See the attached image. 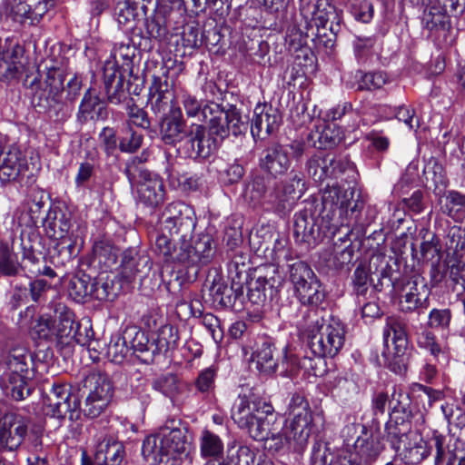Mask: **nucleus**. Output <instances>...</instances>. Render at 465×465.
I'll use <instances>...</instances> for the list:
<instances>
[{
    "label": "nucleus",
    "instance_id": "nucleus-1",
    "mask_svg": "<svg viewBox=\"0 0 465 465\" xmlns=\"http://www.w3.org/2000/svg\"><path fill=\"white\" fill-rule=\"evenodd\" d=\"M353 195L352 188L343 190L337 185H328L321 200L314 196L305 199L302 209L294 214L293 236L296 242L314 246L328 233L334 234L339 226H351L363 231L373 218L369 216L371 210H367L365 218L362 217L365 201L360 194L356 199Z\"/></svg>",
    "mask_w": 465,
    "mask_h": 465
},
{
    "label": "nucleus",
    "instance_id": "nucleus-2",
    "mask_svg": "<svg viewBox=\"0 0 465 465\" xmlns=\"http://www.w3.org/2000/svg\"><path fill=\"white\" fill-rule=\"evenodd\" d=\"M296 307L284 305L278 315L294 321L299 335L314 356L334 357L345 341L342 322L323 309L303 307L302 317L296 315Z\"/></svg>",
    "mask_w": 465,
    "mask_h": 465
},
{
    "label": "nucleus",
    "instance_id": "nucleus-3",
    "mask_svg": "<svg viewBox=\"0 0 465 465\" xmlns=\"http://www.w3.org/2000/svg\"><path fill=\"white\" fill-rule=\"evenodd\" d=\"M232 419L254 440L261 441L277 430L282 422L270 401L255 393L240 395L232 408Z\"/></svg>",
    "mask_w": 465,
    "mask_h": 465
},
{
    "label": "nucleus",
    "instance_id": "nucleus-4",
    "mask_svg": "<svg viewBox=\"0 0 465 465\" xmlns=\"http://www.w3.org/2000/svg\"><path fill=\"white\" fill-rule=\"evenodd\" d=\"M33 356L23 346H15L4 353L0 359V388L6 396L15 401H23L31 394L27 381L32 379L30 367Z\"/></svg>",
    "mask_w": 465,
    "mask_h": 465
},
{
    "label": "nucleus",
    "instance_id": "nucleus-5",
    "mask_svg": "<svg viewBox=\"0 0 465 465\" xmlns=\"http://www.w3.org/2000/svg\"><path fill=\"white\" fill-rule=\"evenodd\" d=\"M165 231L157 233L152 249L166 262H177L186 266H203L209 263L213 256V240L210 235L199 236L193 242H172Z\"/></svg>",
    "mask_w": 465,
    "mask_h": 465
},
{
    "label": "nucleus",
    "instance_id": "nucleus-6",
    "mask_svg": "<svg viewBox=\"0 0 465 465\" xmlns=\"http://www.w3.org/2000/svg\"><path fill=\"white\" fill-rule=\"evenodd\" d=\"M186 432L182 424H174V420H172L170 424L162 427L158 433L150 435L143 440V456L154 464L164 462L165 458L175 459L187 450L189 442Z\"/></svg>",
    "mask_w": 465,
    "mask_h": 465
},
{
    "label": "nucleus",
    "instance_id": "nucleus-7",
    "mask_svg": "<svg viewBox=\"0 0 465 465\" xmlns=\"http://www.w3.org/2000/svg\"><path fill=\"white\" fill-rule=\"evenodd\" d=\"M289 274L300 304L287 300L278 311L284 305L292 304L297 306L296 315L302 317L303 307L320 309L319 306L325 300V292L310 265L302 261L294 262L289 265Z\"/></svg>",
    "mask_w": 465,
    "mask_h": 465
},
{
    "label": "nucleus",
    "instance_id": "nucleus-8",
    "mask_svg": "<svg viewBox=\"0 0 465 465\" xmlns=\"http://www.w3.org/2000/svg\"><path fill=\"white\" fill-rule=\"evenodd\" d=\"M64 73L58 67L46 68L45 78L34 94V104L41 112L47 113L54 121H64L71 108L64 101Z\"/></svg>",
    "mask_w": 465,
    "mask_h": 465
},
{
    "label": "nucleus",
    "instance_id": "nucleus-9",
    "mask_svg": "<svg viewBox=\"0 0 465 465\" xmlns=\"http://www.w3.org/2000/svg\"><path fill=\"white\" fill-rule=\"evenodd\" d=\"M179 339L178 329L166 324L160 328L157 337L152 340L144 331H135L130 344L134 354L141 362L152 364L157 356L176 349Z\"/></svg>",
    "mask_w": 465,
    "mask_h": 465
},
{
    "label": "nucleus",
    "instance_id": "nucleus-10",
    "mask_svg": "<svg viewBox=\"0 0 465 465\" xmlns=\"http://www.w3.org/2000/svg\"><path fill=\"white\" fill-rule=\"evenodd\" d=\"M405 323L394 317L387 319L383 337L387 351L382 352L383 364L396 374H403L409 362L408 338Z\"/></svg>",
    "mask_w": 465,
    "mask_h": 465
},
{
    "label": "nucleus",
    "instance_id": "nucleus-11",
    "mask_svg": "<svg viewBox=\"0 0 465 465\" xmlns=\"http://www.w3.org/2000/svg\"><path fill=\"white\" fill-rule=\"evenodd\" d=\"M31 419L18 413L5 414L0 426V450H16L25 438L32 440L35 448L42 445L41 429L31 426Z\"/></svg>",
    "mask_w": 465,
    "mask_h": 465
},
{
    "label": "nucleus",
    "instance_id": "nucleus-12",
    "mask_svg": "<svg viewBox=\"0 0 465 465\" xmlns=\"http://www.w3.org/2000/svg\"><path fill=\"white\" fill-rule=\"evenodd\" d=\"M193 214V210L183 203H169L162 213L161 231L176 236L178 242H190L196 225Z\"/></svg>",
    "mask_w": 465,
    "mask_h": 465
},
{
    "label": "nucleus",
    "instance_id": "nucleus-13",
    "mask_svg": "<svg viewBox=\"0 0 465 465\" xmlns=\"http://www.w3.org/2000/svg\"><path fill=\"white\" fill-rule=\"evenodd\" d=\"M48 413L57 419H64L66 416L72 421L78 420L81 417V401L79 395L71 392V387L67 384L54 383L44 399Z\"/></svg>",
    "mask_w": 465,
    "mask_h": 465
},
{
    "label": "nucleus",
    "instance_id": "nucleus-14",
    "mask_svg": "<svg viewBox=\"0 0 465 465\" xmlns=\"http://www.w3.org/2000/svg\"><path fill=\"white\" fill-rule=\"evenodd\" d=\"M188 131L189 134L186 140L179 147L184 156L194 160L206 159L217 151L219 144L207 133L204 125L192 124Z\"/></svg>",
    "mask_w": 465,
    "mask_h": 465
},
{
    "label": "nucleus",
    "instance_id": "nucleus-15",
    "mask_svg": "<svg viewBox=\"0 0 465 465\" xmlns=\"http://www.w3.org/2000/svg\"><path fill=\"white\" fill-rule=\"evenodd\" d=\"M403 294L401 297V310L404 312H412L419 309H427L430 306V289L424 277L413 274L402 287Z\"/></svg>",
    "mask_w": 465,
    "mask_h": 465
},
{
    "label": "nucleus",
    "instance_id": "nucleus-16",
    "mask_svg": "<svg viewBox=\"0 0 465 465\" xmlns=\"http://www.w3.org/2000/svg\"><path fill=\"white\" fill-rule=\"evenodd\" d=\"M159 129L160 137L163 143L176 146L186 140L190 125L183 118L181 108L176 107L171 109L169 114L161 116Z\"/></svg>",
    "mask_w": 465,
    "mask_h": 465
},
{
    "label": "nucleus",
    "instance_id": "nucleus-17",
    "mask_svg": "<svg viewBox=\"0 0 465 465\" xmlns=\"http://www.w3.org/2000/svg\"><path fill=\"white\" fill-rule=\"evenodd\" d=\"M300 185L303 187L304 184L296 176L287 183H275L267 196V203L276 213L286 214L292 211L295 200L300 197L301 190L297 192Z\"/></svg>",
    "mask_w": 465,
    "mask_h": 465
},
{
    "label": "nucleus",
    "instance_id": "nucleus-18",
    "mask_svg": "<svg viewBox=\"0 0 465 465\" xmlns=\"http://www.w3.org/2000/svg\"><path fill=\"white\" fill-rule=\"evenodd\" d=\"M358 427L361 428V434L353 444V451L363 463L372 465L384 451L385 445L382 443L378 431L368 429L363 424H359Z\"/></svg>",
    "mask_w": 465,
    "mask_h": 465
},
{
    "label": "nucleus",
    "instance_id": "nucleus-19",
    "mask_svg": "<svg viewBox=\"0 0 465 465\" xmlns=\"http://www.w3.org/2000/svg\"><path fill=\"white\" fill-rule=\"evenodd\" d=\"M259 166L273 177L286 173L291 166L287 149L279 143H269L260 154Z\"/></svg>",
    "mask_w": 465,
    "mask_h": 465
},
{
    "label": "nucleus",
    "instance_id": "nucleus-20",
    "mask_svg": "<svg viewBox=\"0 0 465 465\" xmlns=\"http://www.w3.org/2000/svg\"><path fill=\"white\" fill-rule=\"evenodd\" d=\"M282 122V115L272 105H259L254 109L251 122V133L254 138L265 139L276 132Z\"/></svg>",
    "mask_w": 465,
    "mask_h": 465
},
{
    "label": "nucleus",
    "instance_id": "nucleus-21",
    "mask_svg": "<svg viewBox=\"0 0 465 465\" xmlns=\"http://www.w3.org/2000/svg\"><path fill=\"white\" fill-rule=\"evenodd\" d=\"M49 197L42 190L33 188L27 195L20 223L26 227H36L39 222L44 223V215L52 209L48 203Z\"/></svg>",
    "mask_w": 465,
    "mask_h": 465
},
{
    "label": "nucleus",
    "instance_id": "nucleus-22",
    "mask_svg": "<svg viewBox=\"0 0 465 465\" xmlns=\"http://www.w3.org/2000/svg\"><path fill=\"white\" fill-rule=\"evenodd\" d=\"M131 185L136 187L137 200L147 207L156 208L164 201L163 183L153 173L138 178Z\"/></svg>",
    "mask_w": 465,
    "mask_h": 465
},
{
    "label": "nucleus",
    "instance_id": "nucleus-23",
    "mask_svg": "<svg viewBox=\"0 0 465 465\" xmlns=\"http://www.w3.org/2000/svg\"><path fill=\"white\" fill-rule=\"evenodd\" d=\"M28 169L27 160L23 153L12 148L4 151L0 156V181L2 183L18 182Z\"/></svg>",
    "mask_w": 465,
    "mask_h": 465
},
{
    "label": "nucleus",
    "instance_id": "nucleus-24",
    "mask_svg": "<svg viewBox=\"0 0 465 465\" xmlns=\"http://www.w3.org/2000/svg\"><path fill=\"white\" fill-rule=\"evenodd\" d=\"M312 28V22L302 13H293L286 19L285 42L290 51L303 50L307 38L310 36V30Z\"/></svg>",
    "mask_w": 465,
    "mask_h": 465
},
{
    "label": "nucleus",
    "instance_id": "nucleus-25",
    "mask_svg": "<svg viewBox=\"0 0 465 465\" xmlns=\"http://www.w3.org/2000/svg\"><path fill=\"white\" fill-rule=\"evenodd\" d=\"M94 437L97 442L95 462L98 465H120L124 455L123 443L103 431Z\"/></svg>",
    "mask_w": 465,
    "mask_h": 465
},
{
    "label": "nucleus",
    "instance_id": "nucleus-26",
    "mask_svg": "<svg viewBox=\"0 0 465 465\" xmlns=\"http://www.w3.org/2000/svg\"><path fill=\"white\" fill-rule=\"evenodd\" d=\"M173 94L172 85L169 84L168 76H153L149 88L148 104L155 114H166L165 112L173 102Z\"/></svg>",
    "mask_w": 465,
    "mask_h": 465
},
{
    "label": "nucleus",
    "instance_id": "nucleus-27",
    "mask_svg": "<svg viewBox=\"0 0 465 465\" xmlns=\"http://www.w3.org/2000/svg\"><path fill=\"white\" fill-rule=\"evenodd\" d=\"M150 268L149 257L139 254L135 249L129 248L122 253L120 276L126 282L142 278Z\"/></svg>",
    "mask_w": 465,
    "mask_h": 465
},
{
    "label": "nucleus",
    "instance_id": "nucleus-28",
    "mask_svg": "<svg viewBox=\"0 0 465 465\" xmlns=\"http://www.w3.org/2000/svg\"><path fill=\"white\" fill-rule=\"evenodd\" d=\"M203 119L208 124L207 133L220 143L229 136L228 116L216 103L203 105Z\"/></svg>",
    "mask_w": 465,
    "mask_h": 465
},
{
    "label": "nucleus",
    "instance_id": "nucleus-29",
    "mask_svg": "<svg viewBox=\"0 0 465 465\" xmlns=\"http://www.w3.org/2000/svg\"><path fill=\"white\" fill-rule=\"evenodd\" d=\"M45 232L51 240L74 234L71 213L59 207L49 209L43 223Z\"/></svg>",
    "mask_w": 465,
    "mask_h": 465
},
{
    "label": "nucleus",
    "instance_id": "nucleus-30",
    "mask_svg": "<svg viewBox=\"0 0 465 465\" xmlns=\"http://www.w3.org/2000/svg\"><path fill=\"white\" fill-rule=\"evenodd\" d=\"M77 121L84 124L90 121H104L108 117L104 103L89 88L84 94L76 114Z\"/></svg>",
    "mask_w": 465,
    "mask_h": 465
},
{
    "label": "nucleus",
    "instance_id": "nucleus-31",
    "mask_svg": "<svg viewBox=\"0 0 465 465\" xmlns=\"http://www.w3.org/2000/svg\"><path fill=\"white\" fill-rule=\"evenodd\" d=\"M343 139L341 129L334 123H322L315 125L309 135L308 140L320 150L332 149Z\"/></svg>",
    "mask_w": 465,
    "mask_h": 465
},
{
    "label": "nucleus",
    "instance_id": "nucleus-32",
    "mask_svg": "<svg viewBox=\"0 0 465 465\" xmlns=\"http://www.w3.org/2000/svg\"><path fill=\"white\" fill-rule=\"evenodd\" d=\"M386 440L391 447L396 451H400L404 445L413 437L412 433L417 430H411V424L409 419L404 417L392 416L385 426Z\"/></svg>",
    "mask_w": 465,
    "mask_h": 465
},
{
    "label": "nucleus",
    "instance_id": "nucleus-33",
    "mask_svg": "<svg viewBox=\"0 0 465 465\" xmlns=\"http://www.w3.org/2000/svg\"><path fill=\"white\" fill-rule=\"evenodd\" d=\"M113 393L114 389L108 375L100 371L89 373L78 387L79 399L84 398V395L112 398Z\"/></svg>",
    "mask_w": 465,
    "mask_h": 465
},
{
    "label": "nucleus",
    "instance_id": "nucleus-34",
    "mask_svg": "<svg viewBox=\"0 0 465 465\" xmlns=\"http://www.w3.org/2000/svg\"><path fill=\"white\" fill-rule=\"evenodd\" d=\"M274 352L275 346L270 339L262 337L257 341L252 361L261 373L271 375L276 371L278 362Z\"/></svg>",
    "mask_w": 465,
    "mask_h": 465
},
{
    "label": "nucleus",
    "instance_id": "nucleus-35",
    "mask_svg": "<svg viewBox=\"0 0 465 465\" xmlns=\"http://www.w3.org/2000/svg\"><path fill=\"white\" fill-rule=\"evenodd\" d=\"M250 264L247 257L242 254H235L228 265V273L231 284L235 289L236 295H243V287L251 280L249 272Z\"/></svg>",
    "mask_w": 465,
    "mask_h": 465
},
{
    "label": "nucleus",
    "instance_id": "nucleus-36",
    "mask_svg": "<svg viewBox=\"0 0 465 465\" xmlns=\"http://www.w3.org/2000/svg\"><path fill=\"white\" fill-rule=\"evenodd\" d=\"M206 282H210L208 277ZM210 294L213 297V302L221 305L223 308H232L234 306L236 300L240 299L242 295H236L235 289L232 284L229 287L223 280L222 276L215 274L209 286Z\"/></svg>",
    "mask_w": 465,
    "mask_h": 465
},
{
    "label": "nucleus",
    "instance_id": "nucleus-37",
    "mask_svg": "<svg viewBox=\"0 0 465 465\" xmlns=\"http://www.w3.org/2000/svg\"><path fill=\"white\" fill-rule=\"evenodd\" d=\"M53 241L55 244L53 247L51 258L55 265L64 266L78 255L77 236L74 233Z\"/></svg>",
    "mask_w": 465,
    "mask_h": 465
},
{
    "label": "nucleus",
    "instance_id": "nucleus-38",
    "mask_svg": "<svg viewBox=\"0 0 465 465\" xmlns=\"http://www.w3.org/2000/svg\"><path fill=\"white\" fill-rule=\"evenodd\" d=\"M413 436L409 442L401 450V455L408 464H419L428 458L431 452V446L429 440H424L421 435L417 431L412 433Z\"/></svg>",
    "mask_w": 465,
    "mask_h": 465
},
{
    "label": "nucleus",
    "instance_id": "nucleus-39",
    "mask_svg": "<svg viewBox=\"0 0 465 465\" xmlns=\"http://www.w3.org/2000/svg\"><path fill=\"white\" fill-rule=\"evenodd\" d=\"M312 420H291L286 428L287 439L292 442L295 451L301 452L306 446L312 432Z\"/></svg>",
    "mask_w": 465,
    "mask_h": 465
},
{
    "label": "nucleus",
    "instance_id": "nucleus-40",
    "mask_svg": "<svg viewBox=\"0 0 465 465\" xmlns=\"http://www.w3.org/2000/svg\"><path fill=\"white\" fill-rule=\"evenodd\" d=\"M271 180L262 174H254L245 184L243 196L246 201L260 203L262 200L267 203V196L272 190Z\"/></svg>",
    "mask_w": 465,
    "mask_h": 465
},
{
    "label": "nucleus",
    "instance_id": "nucleus-41",
    "mask_svg": "<svg viewBox=\"0 0 465 465\" xmlns=\"http://www.w3.org/2000/svg\"><path fill=\"white\" fill-rule=\"evenodd\" d=\"M20 241L23 259L28 260L32 263H37L42 255L40 233L34 227H29V230L21 232Z\"/></svg>",
    "mask_w": 465,
    "mask_h": 465
},
{
    "label": "nucleus",
    "instance_id": "nucleus-42",
    "mask_svg": "<svg viewBox=\"0 0 465 465\" xmlns=\"http://www.w3.org/2000/svg\"><path fill=\"white\" fill-rule=\"evenodd\" d=\"M30 5L25 0H3L0 3V24L11 19L14 22L25 23L29 20Z\"/></svg>",
    "mask_w": 465,
    "mask_h": 465
},
{
    "label": "nucleus",
    "instance_id": "nucleus-43",
    "mask_svg": "<svg viewBox=\"0 0 465 465\" xmlns=\"http://www.w3.org/2000/svg\"><path fill=\"white\" fill-rule=\"evenodd\" d=\"M455 441H460L459 439H452L449 436L440 434L434 431L429 440L431 450H435L434 465H441L444 461H449L451 458L455 446Z\"/></svg>",
    "mask_w": 465,
    "mask_h": 465
},
{
    "label": "nucleus",
    "instance_id": "nucleus-44",
    "mask_svg": "<svg viewBox=\"0 0 465 465\" xmlns=\"http://www.w3.org/2000/svg\"><path fill=\"white\" fill-rule=\"evenodd\" d=\"M94 260L105 271L112 269L116 264L118 249L108 239L96 241L93 246Z\"/></svg>",
    "mask_w": 465,
    "mask_h": 465
},
{
    "label": "nucleus",
    "instance_id": "nucleus-45",
    "mask_svg": "<svg viewBox=\"0 0 465 465\" xmlns=\"http://www.w3.org/2000/svg\"><path fill=\"white\" fill-rule=\"evenodd\" d=\"M135 331L136 330H125L123 335L116 333L112 336L105 351V356L110 361L119 364L124 361L129 351L126 340L127 336L133 339Z\"/></svg>",
    "mask_w": 465,
    "mask_h": 465
},
{
    "label": "nucleus",
    "instance_id": "nucleus-46",
    "mask_svg": "<svg viewBox=\"0 0 465 465\" xmlns=\"http://www.w3.org/2000/svg\"><path fill=\"white\" fill-rule=\"evenodd\" d=\"M332 162V153L314 154L307 162L309 175L316 183H322L325 179L330 178L329 173H331L332 170H329L327 164L331 165Z\"/></svg>",
    "mask_w": 465,
    "mask_h": 465
},
{
    "label": "nucleus",
    "instance_id": "nucleus-47",
    "mask_svg": "<svg viewBox=\"0 0 465 465\" xmlns=\"http://www.w3.org/2000/svg\"><path fill=\"white\" fill-rule=\"evenodd\" d=\"M93 336V330L87 328H84V332L81 328H79L74 335L75 341L78 344L87 348L90 353V358L93 359V361H98L100 355L104 353L105 354L108 344H106L105 341L95 339Z\"/></svg>",
    "mask_w": 465,
    "mask_h": 465
},
{
    "label": "nucleus",
    "instance_id": "nucleus-48",
    "mask_svg": "<svg viewBox=\"0 0 465 465\" xmlns=\"http://www.w3.org/2000/svg\"><path fill=\"white\" fill-rule=\"evenodd\" d=\"M423 3L427 5L422 17L424 27L429 31L445 29L449 24V17L442 7L435 2L430 4L429 0Z\"/></svg>",
    "mask_w": 465,
    "mask_h": 465
},
{
    "label": "nucleus",
    "instance_id": "nucleus-49",
    "mask_svg": "<svg viewBox=\"0 0 465 465\" xmlns=\"http://www.w3.org/2000/svg\"><path fill=\"white\" fill-rule=\"evenodd\" d=\"M442 211L453 221H462L465 218V193L463 194L456 190L447 191Z\"/></svg>",
    "mask_w": 465,
    "mask_h": 465
},
{
    "label": "nucleus",
    "instance_id": "nucleus-50",
    "mask_svg": "<svg viewBox=\"0 0 465 465\" xmlns=\"http://www.w3.org/2000/svg\"><path fill=\"white\" fill-rule=\"evenodd\" d=\"M93 282V279L84 272L74 275L68 284L69 295L78 302H83L87 296L93 297L94 290Z\"/></svg>",
    "mask_w": 465,
    "mask_h": 465
},
{
    "label": "nucleus",
    "instance_id": "nucleus-51",
    "mask_svg": "<svg viewBox=\"0 0 465 465\" xmlns=\"http://www.w3.org/2000/svg\"><path fill=\"white\" fill-rule=\"evenodd\" d=\"M357 91H372L381 88L387 83L382 72H363L357 70L353 75Z\"/></svg>",
    "mask_w": 465,
    "mask_h": 465
},
{
    "label": "nucleus",
    "instance_id": "nucleus-52",
    "mask_svg": "<svg viewBox=\"0 0 465 465\" xmlns=\"http://www.w3.org/2000/svg\"><path fill=\"white\" fill-rule=\"evenodd\" d=\"M73 312L70 311H66L64 313L59 314V323L54 326L55 321L53 322L51 320H42L39 323V326L45 325L48 329L49 332L43 334V336L46 337L49 334H56L57 336L64 337L69 336L73 331Z\"/></svg>",
    "mask_w": 465,
    "mask_h": 465
},
{
    "label": "nucleus",
    "instance_id": "nucleus-53",
    "mask_svg": "<svg viewBox=\"0 0 465 465\" xmlns=\"http://www.w3.org/2000/svg\"><path fill=\"white\" fill-rule=\"evenodd\" d=\"M148 157V152L143 151L140 155L134 156L126 162L124 173L130 183H134L138 178H144V176L152 174L143 165L147 162Z\"/></svg>",
    "mask_w": 465,
    "mask_h": 465
},
{
    "label": "nucleus",
    "instance_id": "nucleus-54",
    "mask_svg": "<svg viewBox=\"0 0 465 465\" xmlns=\"http://www.w3.org/2000/svg\"><path fill=\"white\" fill-rule=\"evenodd\" d=\"M223 452V443L219 436L204 430L201 436V453L207 458H217Z\"/></svg>",
    "mask_w": 465,
    "mask_h": 465
},
{
    "label": "nucleus",
    "instance_id": "nucleus-55",
    "mask_svg": "<svg viewBox=\"0 0 465 465\" xmlns=\"http://www.w3.org/2000/svg\"><path fill=\"white\" fill-rule=\"evenodd\" d=\"M85 398L84 407L81 408V413L90 419H94L100 416L108 407L112 398L106 396L94 397L91 395H84Z\"/></svg>",
    "mask_w": 465,
    "mask_h": 465
},
{
    "label": "nucleus",
    "instance_id": "nucleus-56",
    "mask_svg": "<svg viewBox=\"0 0 465 465\" xmlns=\"http://www.w3.org/2000/svg\"><path fill=\"white\" fill-rule=\"evenodd\" d=\"M389 409L391 410L390 418L392 416L404 417L409 419L411 415L410 398L408 394L401 391H394L391 399L389 401Z\"/></svg>",
    "mask_w": 465,
    "mask_h": 465
},
{
    "label": "nucleus",
    "instance_id": "nucleus-57",
    "mask_svg": "<svg viewBox=\"0 0 465 465\" xmlns=\"http://www.w3.org/2000/svg\"><path fill=\"white\" fill-rule=\"evenodd\" d=\"M21 270L6 243L0 244V273L5 276H15Z\"/></svg>",
    "mask_w": 465,
    "mask_h": 465
},
{
    "label": "nucleus",
    "instance_id": "nucleus-58",
    "mask_svg": "<svg viewBox=\"0 0 465 465\" xmlns=\"http://www.w3.org/2000/svg\"><path fill=\"white\" fill-rule=\"evenodd\" d=\"M153 388L163 395L173 398L179 391L178 377L172 373L162 375L153 381Z\"/></svg>",
    "mask_w": 465,
    "mask_h": 465
},
{
    "label": "nucleus",
    "instance_id": "nucleus-59",
    "mask_svg": "<svg viewBox=\"0 0 465 465\" xmlns=\"http://www.w3.org/2000/svg\"><path fill=\"white\" fill-rule=\"evenodd\" d=\"M143 141L142 134L137 133L133 128L128 127L124 134L119 140V149L123 153H133L141 148Z\"/></svg>",
    "mask_w": 465,
    "mask_h": 465
},
{
    "label": "nucleus",
    "instance_id": "nucleus-60",
    "mask_svg": "<svg viewBox=\"0 0 465 465\" xmlns=\"http://www.w3.org/2000/svg\"><path fill=\"white\" fill-rule=\"evenodd\" d=\"M228 116L229 134L232 133L234 136L245 134L248 130V118L242 116L239 110L232 107L225 111Z\"/></svg>",
    "mask_w": 465,
    "mask_h": 465
},
{
    "label": "nucleus",
    "instance_id": "nucleus-61",
    "mask_svg": "<svg viewBox=\"0 0 465 465\" xmlns=\"http://www.w3.org/2000/svg\"><path fill=\"white\" fill-rule=\"evenodd\" d=\"M353 254L354 250L351 244L345 246L342 249L335 247L328 260V266L334 270H340L345 264H349L352 261Z\"/></svg>",
    "mask_w": 465,
    "mask_h": 465
},
{
    "label": "nucleus",
    "instance_id": "nucleus-62",
    "mask_svg": "<svg viewBox=\"0 0 465 465\" xmlns=\"http://www.w3.org/2000/svg\"><path fill=\"white\" fill-rule=\"evenodd\" d=\"M350 10L355 19L368 23L374 14L372 0H351Z\"/></svg>",
    "mask_w": 465,
    "mask_h": 465
},
{
    "label": "nucleus",
    "instance_id": "nucleus-63",
    "mask_svg": "<svg viewBox=\"0 0 465 465\" xmlns=\"http://www.w3.org/2000/svg\"><path fill=\"white\" fill-rule=\"evenodd\" d=\"M145 27L149 38L162 40L165 38L168 34L165 19L161 15L147 18Z\"/></svg>",
    "mask_w": 465,
    "mask_h": 465
},
{
    "label": "nucleus",
    "instance_id": "nucleus-64",
    "mask_svg": "<svg viewBox=\"0 0 465 465\" xmlns=\"http://www.w3.org/2000/svg\"><path fill=\"white\" fill-rule=\"evenodd\" d=\"M261 279L264 285L265 302L268 299L270 301L276 299L282 285L280 275L272 270V273L261 274Z\"/></svg>",
    "mask_w": 465,
    "mask_h": 465
}]
</instances>
